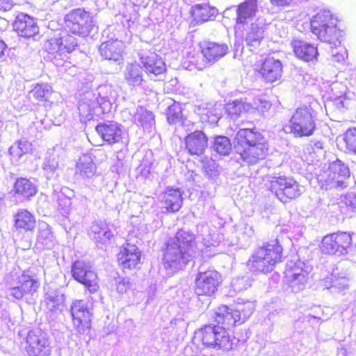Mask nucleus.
Listing matches in <instances>:
<instances>
[{"label":"nucleus","instance_id":"nucleus-32","mask_svg":"<svg viewBox=\"0 0 356 356\" xmlns=\"http://www.w3.org/2000/svg\"><path fill=\"white\" fill-rule=\"evenodd\" d=\"M285 276L290 286L298 291L304 288L307 280V273L301 268L287 269Z\"/></svg>","mask_w":356,"mask_h":356},{"label":"nucleus","instance_id":"nucleus-35","mask_svg":"<svg viewBox=\"0 0 356 356\" xmlns=\"http://www.w3.org/2000/svg\"><path fill=\"white\" fill-rule=\"evenodd\" d=\"M264 33L262 26L252 24L245 37L247 45L254 48L259 47L264 39Z\"/></svg>","mask_w":356,"mask_h":356},{"label":"nucleus","instance_id":"nucleus-44","mask_svg":"<svg viewBox=\"0 0 356 356\" xmlns=\"http://www.w3.org/2000/svg\"><path fill=\"white\" fill-rule=\"evenodd\" d=\"M129 288V283L124 279L119 280L116 284V289L120 293H124L127 291Z\"/></svg>","mask_w":356,"mask_h":356},{"label":"nucleus","instance_id":"nucleus-3","mask_svg":"<svg viewBox=\"0 0 356 356\" xmlns=\"http://www.w3.org/2000/svg\"><path fill=\"white\" fill-rule=\"evenodd\" d=\"M283 247L278 238L265 242L252 253L246 266L252 272L266 275L283 260Z\"/></svg>","mask_w":356,"mask_h":356},{"label":"nucleus","instance_id":"nucleus-18","mask_svg":"<svg viewBox=\"0 0 356 356\" xmlns=\"http://www.w3.org/2000/svg\"><path fill=\"white\" fill-rule=\"evenodd\" d=\"M95 131L100 138L108 145L120 143L123 138L122 126L115 120H107L97 124Z\"/></svg>","mask_w":356,"mask_h":356},{"label":"nucleus","instance_id":"nucleus-43","mask_svg":"<svg viewBox=\"0 0 356 356\" xmlns=\"http://www.w3.org/2000/svg\"><path fill=\"white\" fill-rule=\"evenodd\" d=\"M187 58L188 59L189 66L193 67L198 70H202L205 68L204 64L197 54H195L190 52L187 55Z\"/></svg>","mask_w":356,"mask_h":356},{"label":"nucleus","instance_id":"nucleus-10","mask_svg":"<svg viewBox=\"0 0 356 356\" xmlns=\"http://www.w3.org/2000/svg\"><path fill=\"white\" fill-rule=\"evenodd\" d=\"M65 22L72 34L81 38L88 37L95 27L93 17L82 8L71 10L65 15Z\"/></svg>","mask_w":356,"mask_h":356},{"label":"nucleus","instance_id":"nucleus-19","mask_svg":"<svg viewBox=\"0 0 356 356\" xmlns=\"http://www.w3.org/2000/svg\"><path fill=\"white\" fill-rule=\"evenodd\" d=\"M13 27L19 36L24 38H33L40 31L36 19L24 13L17 15L13 21Z\"/></svg>","mask_w":356,"mask_h":356},{"label":"nucleus","instance_id":"nucleus-11","mask_svg":"<svg viewBox=\"0 0 356 356\" xmlns=\"http://www.w3.org/2000/svg\"><path fill=\"white\" fill-rule=\"evenodd\" d=\"M72 277L81 284L90 293H95L99 289V277L92 266L88 261L77 259L72 264Z\"/></svg>","mask_w":356,"mask_h":356},{"label":"nucleus","instance_id":"nucleus-28","mask_svg":"<svg viewBox=\"0 0 356 356\" xmlns=\"http://www.w3.org/2000/svg\"><path fill=\"white\" fill-rule=\"evenodd\" d=\"M228 47L225 44L214 42H205L201 46V53L204 59L209 63H214L227 54Z\"/></svg>","mask_w":356,"mask_h":356},{"label":"nucleus","instance_id":"nucleus-17","mask_svg":"<svg viewBox=\"0 0 356 356\" xmlns=\"http://www.w3.org/2000/svg\"><path fill=\"white\" fill-rule=\"evenodd\" d=\"M184 149L192 156H202L209 147V137L202 130H195L184 138Z\"/></svg>","mask_w":356,"mask_h":356},{"label":"nucleus","instance_id":"nucleus-40","mask_svg":"<svg viewBox=\"0 0 356 356\" xmlns=\"http://www.w3.org/2000/svg\"><path fill=\"white\" fill-rule=\"evenodd\" d=\"M31 144L25 140L15 142L10 148L9 154L15 159H19L30 150Z\"/></svg>","mask_w":356,"mask_h":356},{"label":"nucleus","instance_id":"nucleus-16","mask_svg":"<svg viewBox=\"0 0 356 356\" xmlns=\"http://www.w3.org/2000/svg\"><path fill=\"white\" fill-rule=\"evenodd\" d=\"M25 350L29 356H50L52 352L48 337L33 331L29 332Z\"/></svg>","mask_w":356,"mask_h":356},{"label":"nucleus","instance_id":"nucleus-9","mask_svg":"<svg viewBox=\"0 0 356 356\" xmlns=\"http://www.w3.org/2000/svg\"><path fill=\"white\" fill-rule=\"evenodd\" d=\"M222 282V274L213 268L199 271L194 280V293L197 296H213L218 292Z\"/></svg>","mask_w":356,"mask_h":356},{"label":"nucleus","instance_id":"nucleus-47","mask_svg":"<svg viewBox=\"0 0 356 356\" xmlns=\"http://www.w3.org/2000/svg\"><path fill=\"white\" fill-rule=\"evenodd\" d=\"M207 115L208 117V121L210 123H216L219 120L218 116L213 113L212 111H207Z\"/></svg>","mask_w":356,"mask_h":356},{"label":"nucleus","instance_id":"nucleus-38","mask_svg":"<svg viewBox=\"0 0 356 356\" xmlns=\"http://www.w3.org/2000/svg\"><path fill=\"white\" fill-rule=\"evenodd\" d=\"M166 119L169 124H174L182 120V108L179 103L174 102L166 110Z\"/></svg>","mask_w":356,"mask_h":356},{"label":"nucleus","instance_id":"nucleus-13","mask_svg":"<svg viewBox=\"0 0 356 356\" xmlns=\"http://www.w3.org/2000/svg\"><path fill=\"white\" fill-rule=\"evenodd\" d=\"M40 285L38 275L29 268L17 277V284L10 289V294L15 299L22 300L26 296L37 293Z\"/></svg>","mask_w":356,"mask_h":356},{"label":"nucleus","instance_id":"nucleus-42","mask_svg":"<svg viewBox=\"0 0 356 356\" xmlns=\"http://www.w3.org/2000/svg\"><path fill=\"white\" fill-rule=\"evenodd\" d=\"M341 209L348 214L356 213V196L349 195L345 198Z\"/></svg>","mask_w":356,"mask_h":356},{"label":"nucleus","instance_id":"nucleus-7","mask_svg":"<svg viewBox=\"0 0 356 356\" xmlns=\"http://www.w3.org/2000/svg\"><path fill=\"white\" fill-rule=\"evenodd\" d=\"M353 244V233L337 231L324 236L319 245L320 252L326 255L345 254Z\"/></svg>","mask_w":356,"mask_h":356},{"label":"nucleus","instance_id":"nucleus-23","mask_svg":"<svg viewBox=\"0 0 356 356\" xmlns=\"http://www.w3.org/2000/svg\"><path fill=\"white\" fill-rule=\"evenodd\" d=\"M13 192L15 196L22 200L29 201L36 195L38 187L31 179L19 177L13 184Z\"/></svg>","mask_w":356,"mask_h":356},{"label":"nucleus","instance_id":"nucleus-12","mask_svg":"<svg viewBox=\"0 0 356 356\" xmlns=\"http://www.w3.org/2000/svg\"><path fill=\"white\" fill-rule=\"evenodd\" d=\"M72 323L79 334H88L92 329L93 313L92 308L83 300H74L70 308Z\"/></svg>","mask_w":356,"mask_h":356},{"label":"nucleus","instance_id":"nucleus-8","mask_svg":"<svg viewBox=\"0 0 356 356\" xmlns=\"http://www.w3.org/2000/svg\"><path fill=\"white\" fill-rule=\"evenodd\" d=\"M269 190L284 204L302 195L300 185L291 176L273 177L269 181Z\"/></svg>","mask_w":356,"mask_h":356},{"label":"nucleus","instance_id":"nucleus-36","mask_svg":"<svg viewBox=\"0 0 356 356\" xmlns=\"http://www.w3.org/2000/svg\"><path fill=\"white\" fill-rule=\"evenodd\" d=\"M213 149L222 156H227L232 151V143L226 136H216L212 145Z\"/></svg>","mask_w":356,"mask_h":356},{"label":"nucleus","instance_id":"nucleus-5","mask_svg":"<svg viewBox=\"0 0 356 356\" xmlns=\"http://www.w3.org/2000/svg\"><path fill=\"white\" fill-rule=\"evenodd\" d=\"M195 241L194 235L183 229H179L170 238L163 250V262L165 268H172L181 263L186 264V254Z\"/></svg>","mask_w":356,"mask_h":356},{"label":"nucleus","instance_id":"nucleus-33","mask_svg":"<svg viewBox=\"0 0 356 356\" xmlns=\"http://www.w3.org/2000/svg\"><path fill=\"white\" fill-rule=\"evenodd\" d=\"M124 79L129 86H141L143 82L142 67L137 63L129 64L126 68Z\"/></svg>","mask_w":356,"mask_h":356},{"label":"nucleus","instance_id":"nucleus-20","mask_svg":"<svg viewBox=\"0 0 356 356\" xmlns=\"http://www.w3.org/2000/svg\"><path fill=\"white\" fill-rule=\"evenodd\" d=\"M36 227V216L27 209H19L14 214L13 227L18 234H33Z\"/></svg>","mask_w":356,"mask_h":356},{"label":"nucleus","instance_id":"nucleus-29","mask_svg":"<svg viewBox=\"0 0 356 356\" xmlns=\"http://www.w3.org/2000/svg\"><path fill=\"white\" fill-rule=\"evenodd\" d=\"M141 62L147 74L159 76L165 74L167 71L165 62L158 55L142 58Z\"/></svg>","mask_w":356,"mask_h":356},{"label":"nucleus","instance_id":"nucleus-49","mask_svg":"<svg viewBox=\"0 0 356 356\" xmlns=\"http://www.w3.org/2000/svg\"><path fill=\"white\" fill-rule=\"evenodd\" d=\"M8 26V22L4 19L0 17V31H3Z\"/></svg>","mask_w":356,"mask_h":356},{"label":"nucleus","instance_id":"nucleus-1","mask_svg":"<svg viewBox=\"0 0 356 356\" xmlns=\"http://www.w3.org/2000/svg\"><path fill=\"white\" fill-rule=\"evenodd\" d=\"M252 312L253 305L249 301L237 303L235 307L220 305L212 313L215 324L203 325L195 332V337L207 348L229 350L234 340L227 330L243 324Z\"/></svg>","mask_w":356,"mask_h":356},{"label":"nucleus","instance_id":"nucleus-41","mask_svg":"<svg viewBox=\"0 0 356 356\" xmlns=\"http://www.w3.org/2000/svg\"><path fill=\"white\" fill-rule=\"evenodd\" d=\"M111 108V103L103 97L98 99L93 105L94 113L98 116L108 113Z\"/></svg>","mask_w":356,"mask_h":356},{"label":"nucleus","instance_id":"nucleus-39","mask_svg":"<svg viewBox=\"0 0 356 356\" xmlns=\"http://www.w3.org/2000/svg\"><path fill=\"white\" fill-rule=\"evenodd\" d=\"M345 151L356 154V128L348 129L343 135Z\"/></svg>","mask_w":356,"mask_h":356},{"label":"nucleus","instance_id":"nucleus-45","mask_svg":"<svg viewBox=\"0 0 356 356\" xmlns=\"http://www.w3.org/2000/svg\"><path fill=\"white\" fill-rule=\"evenodd\" d=\"M14 6L13 0H0V10H10Z\"/></svg>","mask_w":356,"mask_h":356},{"label":"nucleus","instance_id":"nucleus-51","mask_svg":"<svg viewBox=\"0 0 356 356\" xmlns=\"http://www.w3.org/2000/svg\"><path fill=\"white\" fill-rule=\"evenodd\" d=\"M138 120L141 122V119L139 116L138 117Z\"/></svg>","mask_w":356,"mask_h":356},{"label":"nucleus","instance_id":"nucleus-25","mask_svg":"<svg viewBox=\"0 0 356 356\" xmlns=\"http://www.w3.org/2000/svg\"><path fill=\"white\" fill-rule=\"evenodd\" d=\"M47 44L49 51H57L60 54L71 53L78 46L76 39L69 33L59 38H51L47 40Z\"/></svg>","mask_w":356,"mask_h":356},{"label":"nucleus","instance_id":"nucleus-31","mask_svg":"<svg viewBox=\"0 0 356 356\" xmlns=\"http://www.w3.org/2000/svg\"><path fill=\"white\" fill-rule=\"evenodd\" d=\"M76 173L86 178L95 175L97 167L90 154H83L79 157L75 165Z\"/></svg>","mask_w":356,"mask_h":356},{"label":"nucleus","instance_id":"nucleus-2","mask_svg":"<svg viewBox=\"0 0 356 356\" xmlns=\"http://www.w3.org/2000/svg\"><path fill=\"white\" fill-rule=\"evenodd\" d=\"M235 149L241 159L248 165H254L266 159L268 145L257 129H240L235 136Z\"/></svg>","mask_w":356,"mask_h":356},{"label":"nucleus","instance_id":"nucleus-15","mask_svg":"<svg viewBox=\"0 0 356 356\" xmlns=\"http://www.w3.org/2000/svg\"><path fill=\"white\" fill-rule=\"evenodd\" d=\"M116 261L123 271L139 269L142 262V252L136 245L125 243L119 248Z\"/></svg>","mask_w":356,"mask_h":356},{"label":"nucleus","instance_id":"nucleus-21","mask_svg":"<svg viewBox=\"0 0 356 356\" xmlns=\"http://www.w3.org/2000/svg\"><path fill=\"white\" fill-rule=\"evenodd\" d=\"M350 175L348 166L339 160L333 162L328 168V181L335 188H346L348 184Z\"/></svg>","mask_w":356,"mask_h":356},{"label":"nucleus","instance_id":"nucleus-46","mask_svg":"<svg viewBox=\"0 0 356 356\" xmlns=\"http://www.w3.org/2000/svg\"><path fill=\"white\" fill-rule=\"evenodd\" d=\"M270 2L276 6H289L291 0H269Z\"/></svg>","mask_w":356,"mask_h":356},{"label":"nucleus","instance_id":"nucleus-50","mask_svg":"<svg viewBox=\"0 0 356 356\" xmlns=\"http://www.w3.org/2000/svg\"><path fill=\"white\" fill-rule=\"evenodd\" d=\"M270 107V104L268 102H265L264 108L266 109H269Z\"/></svg>","mask_w":356,"mask_h":356},{"label":"nucleus","instance_id":"nucleus-48","mask_svg":"<svg viewBox=\"0 0 356 356\" xmlns=\"http://www.w3.org/2000/svg\"><path fill=\"white\" fill-rule=\"evenodd\" d=\"M6 44L5 42L0 39V58H1L4 55V52L6 49Z\"/></svg>","mask_w":356,"mask_h":356},{"label":"nucleus","instance_id":"nucleus-30","mask_svg":"<svg viewBox=\"0 0 356 356\" xmlns=\"http://www.w3.org/2000/svg\"><path fill=\"white\" fill-rule=\"evenodd\" d=\"M193 20L197 23H203L213 20L218 15V10L207 4H197L191 10Z\"/></svg>","mask_w":356,"mask_h":356},{"label":"nucleus","instance_id":"nucleus-14","mask_svg":"<svg viewBox=\"0 0 356 356\" xmlns=\"http://www.w3.org/2000/svg\"><path fill=\"white\" fill-rule=\"evenodd\" d=\"M253 69L267 83L280 81L283 74V65L281 60L271 56L256 61L253 65Z\"/></svg>","mask_w":356,"mask_h":356},{"label":"nucleus","instance_id":"nucleus-6","mask_svg":"<svg viewBox=\"0 0 356 356\" xmlns=\"http://www.w3.org/2000/svg\"><path fill=\"white\" fill-rule=\"evenodd\" d=\"M337 19L329 13H318L311 21L312 32L322 41L335 43L340 41L343 31L337 26Z\"/></svg>","mask_w":356,"mask_h":356},{"label":"nucleus","instance_id":"nucleus-27","mask_svg":"<svg viewBox=\"0 0 356 356\" xmlns=\"http://www.w3.org/2000/svg\"><path fill=\"white\" fill-rule=\"evenodd\" d=\"M258 11V0H244L236 7V24L244 25L255 17Z\"/></svg>","mask_w":356,"mask_h":356},{"label":"nucleus","instance_id":"nucleus-4","mask_svg":"<svg viewBox=\"0 0 356 356\" xmlns=\"http://www.w3.org/2000/svg\"><path fill=\"white\" fill-rule=\"evenodd\" d=\"M321 105L316 101L298 107L289 120L286 127L295 138L312 136L316 130V121Z\"/></svg>","mask_w":356,"mask_h":356},{"label":"nucleus","instance_id":"nucleus-24","mask_svg":"<svg viewBox=\"0 0 356 356\" xmlns=\"http://www.w3.org/2000/svg\"><path fill=\"white\" fill-rule=\"evenodd\" d=\"M295 56L305 62H312L317 59V47L312 43L301 40H293L291 43Z\"/></svg>","mask_w":356,"mask_h":356},{"label":"nucleus","instance_id":"nucleus-37","mask_svg":"<svg viewBox=\"0 0 356 356\" xmlns=\"http://www.w3.org/2000/svg\"><path fill=\"white\" fill-rule=\"evenodd\" d=\"M31 92L37 101L47 102L51 95L53 90L51 86L48 84L38 83L33 88Z\"/></svg>","mask_w":356,"mask_h":356},{"label":"nucleus","instance_id":"nucleus-26","mask_svg":"<svg viewBox=\"0 0 356 356\" xmlns=\"http://www.w3.org/2000/svg\"><path fill=\"white\" fill-rule=\"evenodd\" d=\"M99 51L104 59L118 61L122 58L124 44L122 41L111 39L102 42L99 46Z\"/></svg>","mask_w":356,"mask_h":356},{"label":"nucleus","instance_id":"nucleus-22","mask_svg":"<svg viewBox=\"0 0 356 356\" xmlns=\"http://www.w3.org/2000/svg\"><path fill=\"white\" fill-rule=\"evenodd\" d=\"M160 202L167 213H177L183 206V193L177 187H167L161 193Z\"/></svg>","mask_w":356,"mask_h":356},{"label":"nucleus","instance_id":"nucleus-34","mask_svg":"<svg viewBox=\"0 0 356 356\" xmlns=\"http://www.w3.org/2000/svg\"><path fill=\"white\" fill-rule=\"evenodd\" d=\"M251 106L241 100H236L226 104L225 111L232 119H237L247 113Z\"/></svg>","mask_w":356,"mask_h":356}]
</instances>
